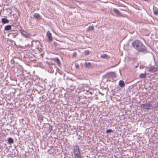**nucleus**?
<instances>
[{"mask_svg": "<svg viewBox=\"0 0 158 158\" xmlns=\"http://www.w3.org/2000/svg\"><path fill=\"white\" fill-rule=\"evenodd\" d=\"M112 131V130L111 129H108L106 131V133H110Z\"/></svg>", "mask_w": 158, "mask_h": 158, "instance_id": "bb28decb", "label": "nucleus"}, {"mask_svg": "<svg viewBox=\"0 0 158 158\" xmlns=\"http://www.w3.org/2000/svg\"><path fill=\"white\" fill-rule=\"evenodd\" d=\"M94 29V27L93 25H92L91 26H89L88 29L87 30V31H90V30H93Z\"/></svg>", "mask_w": 158, "mask_h": 158, "instance_id": "6ab92c4d", "label": "nucleus"}, {"mask_svg": "<svg viewBox=\"0 0 158 158\" xmlns=\"http://www.w3.org/2000/svg\"><path fill=\"white\" fill-rule=\"evenodd\" d=\"M52 60H53L54 62L56 63L59 66H60L61 65L60 62L58 58L53 59Z\"/></svg>", "mask_w": 158, "mask_h": 158, "instance_id": "9d476101", "label": "nucleus"}, {"mask_svg": "<svg viewBox=\"0 0 158 158\" xmlns=\"http://www.w3.org/2000/svg\"><path fill=\"white\" fill-rule=\"evenodd\" d=\"M22 34L26 38H30V35L27 33L24 30L22 29L20 30Z\"/></svg>", "mask_w": 158, "mask_h": 158, "instance_id": "39448f33", "label": "nucleus"}, {"mask_svg": "<svg viewBox=\"0 0 158 158\" xmlns=\"http://www.w3.org/2000/svg\"><path fill=\"white\" fill-rule=\"evenodd\" d=\"M77 55V52H74L73 55V57H76Z\"/></svg>", "mask_w": 158, "mask_h": 158, "instance_id": "cd10ccee", "label": "nucleus"}, {"mask_svg": "<svg viewBox=\"0 0 158 158\" xmlns=\"http://www.w3.org/2000/svg\"><path fill=\"white\" fill-rule=\"evenodd\" d=\"M75 66L76 69H78L79 68V65L77 63H75L74 64Z\"/></svg>", "mask_w": 158, "mask_h": 158, "instance_id": "4be33fe9", "label": "nucleus"}, {"mask_svg": "<svg viewBox=\"0 0 158 158\" xmlns=\"http://www.w3.org/2000/svg\"><path fill=\"white\" fill-rule=\"evenodd\" d=\"M2 23L4 24L8 23L9 22V21L8 19L5 18H2Z\"/></svg>", "mask_w": 158, "mask_h": 158, "instance_id": "f3484780", "label": "nucleus"}, {"mask_svg": "<svg viewBox=\"0 0 158 158\" xmlns=\"http://www.w3.org/2000/svg\"><path fill=\"white\" fill-rule=\"evenodd\" d=\"M73 150L75 158H81L79 146L75 145L73 148Z\"/></svg>", "mask_w": 158, "mask_h": 158, "instance_id": "f03ea898", "label": "nucleus"}, {"mask_svg": "<svg viewBox=\"0 0 158 158\" xmlns=\"http://www.w3.org/2000/svg\"><path fill=\"white\" fill-rule=\"evenodd\" d=\"M47 36L50 41H51L52 40V34L49 32V31H47Z\"/></svg>", "mask_w": 158, "mask_h": 158, "instance_id": "0eeeda50", "label": "nucleus"}, {"mask_svg": "<svg viewBox=\"0 0 158 158\" xmlns=\"http://www.w3.org/2000/svg\"><path fill=\"white\" fill-rule=\"evenodd\" d=\"M107 56H108L106 54H102L101 55V57L103 58H106Z\"/></svg>", "mask_w": 158, "mask_h": 158, "instance_id": "aec40b11", "label": "nucleus"}, {"mask_svg": "<svg viewBox=\"0 0 158 158\" xmlns=\"http://www.w3.org/2000/svg\"><path fill=\"white\" fill-rule=\"evenodd\" d=\"M116 77V73L114 72H109L104 75L103 76V79H108L110 78H115Z\"/></svg>", "mask_w": 158, "mask_h": 158, "instance_id": "7ed1b4c3", "label": "nucleus"}, {"mask_svg": "<svg viewBox=\"0 0 158 158\" xmlns=\"http://www.w3.org/2000/svg\"><path fill=\"white\" fill-rule=\"evenodd\" d=\"M87 92H89V91H87ZM89 93L90 94H92V92H89Z\"/></svg>", "mask_w": 158, "mask_h": 158, "instance_id": "c85d7f7f", "label": "nucleus"}, {"mask_svg": "<svg viewBox=\"0 0 158 158\" xmlns=\"http://www.w3.org/2000/svg\"><path fill=\"white\" fill-rule=\"evenodd\" d=\"M46 63L48 65H49L48 71L51 73L53 72L54 71V70L51 67V66L50 64L48 62H47Z\"/></svg>", "mask_w": 158, "mask_h": 158, "instance_id": "f8f14e48", "label": "nucleus"}, {"mask_svg": "<svg viewBox=\"0 0 158 158\" xmlns=\"http://www.w3.org/2000/svg\"><path fill=\"white\" fill-rule=\"evenodd\" d=\"M85 66L86 67L89 69L92 68L93 67V65L89 62H85Z\"/></svg>", "mask_w": 158, "mask_h": 158, "instance_id": "423d86ee", "label": "nucleus"}, {"mask_svg": "<svg viewBox=\"0 0 158 158\" xmlns=\"http://www.w3.org/2000/svg\"><path fill=\"white\" fill-rule=\"evenodd\" d=\"M71 95H72V96H73V94H72Z\"/></svg>", "mask_w": 158, "mask_h": 158, "instance_id": "473e14b6", "label": "nucleus"}, {"mask_svg": "<svg viewBox=\"0 0 158 158\" xmlns=\"http://www.w3.org/2000/svg\"><path fill=\"white\" fill-rule=\"evenodd\" d=\"M114 12L118 15H121V13L117 9L114 8L113 9Z\"/></svg>", "mask_w": 158, "mask_h": 158, "instance_id": "ddd939ff", "label": "nucleus"}, {"mask_svg": "<svg viewBox=\"0 0 158 158\" xmlns=\"http://www.w3.org/2000/svg\"><path fill=\"white\" fill-rule=\"evenodd\" d=\"M152 102H150L149 103H146L144 104H142L140 106L141 107L146 109H151V108L153 109V107L152 106Z\"/></svg>", "mask_w": 158, "mask_h": 158, "instance_id": "20e7f679", "label": "nucleus"}, {"mask_svg": "<svg viewBox=\"0 0 158 158\" xmlns=\"http://www.w3.org/2000/svg\"><path fill=\"white\" fill-rule=\"evenodd\" d=\"M8 141L9 143H12L14 142L13 139L11 138H9L8 139Z\"/></svg>", "mask_w": 158, "mask_h": 158, "instance_id": "a211bd4d", "label": "nucleus"}, {"mask_svg": "<svg viewBox=\"0 0 158 158\" xmlns=\"http://www.w3.org/2000/svg\"><path fill=\"white\" fill-rule=\"evenodd\" d=\"M33 17L34 18L38 19V20H40L41 19V17L40 15L37 13H35L33 15Z\"/></svg>", "mask_w": 158, "mask_h": 158, "instance_id": "1a4fd4ad", "label": "nucleus"}, {"mask_svg": "<svg viewBox=\"0 0 158 158\" xmlns=\"http://www.w3.org/2000/svg\"><path fill=\"white\" fill-rule=\"evenodd\" d=\"M132 47L139 52L146 53L147 49L140 40H136L133 41L131 44Z\"/></svg>", "mask_w": 158, "mask_h": 158, "instance_id": "f257e3e1", "label": "nucleus"}, {"mask_svg": "<svg viewBox=\"0 0 158 158\" xmlns=\"http://www.w3.org/2000/svg\"><path fill=\"white\" fill-rule=\"evenodd\" d=\"M149 71L152 73L157 71L155 67H151L149 68Z\"/></svg>", "mask_w": 158, "mask_h": 158, "instance_id": "9b49d317", "label": "nucleus"}, {"mask_svg": "<svg viewBox=\"0 0 158 158\" xmlns=\"http://www.w3.org/2000/svg\"><path fill=\"white\" fill-rule=\"evenodd\" d=\"M10 34H11V35H13V37L14 38H15L16 36H17V35H18V34L17 33H10L9 34V35H10Z\"/></svg>", "mask_w": 158, "mask_h": 158, "instance_id": "b1692460", "label": "nucleus"}, {"mask_svg": "<svg viewBox=\"0 0 158 158\" xmlns=\"http://www.w3.org/2000/svg\"><path fill=\"white\" fill-rule=\"evenodd\" d=\"M84 53L85 55H89V51L88 50H85Z\"/></svg>", "mask_w": 158, "mask_h": 158, "instance_id": "393cba45", "label": "nucleus"}, {"mask_svg": "<svg viewBox=\"0 0 158 158\" xmlns=\"http://www.w3.org/2000/svg\"><path fill=\"white\" fill-rule=\"evenodd\" d=\"M146 76V73H141L139 75V77L140 78H145Z\"/></svg>", "mask_w": 158, "mask_h": 158, "instance_id": "dca6fc26", "label": "nucleus"}, {"mask_svg": "<svg viewBox=\"0 0 158 158\" xmlns=\"http://www.w3.org/2000/svg\"><path fill=\"white\" fill-rule=\"evenodd\" d=\"M155 67L157 69V71L158 70V61L156 63Z\"/></svg>", "mask_w": 158, "mask_h": 158, "instance_id": "a878e982", "label": "nucleus"}, {"mask_svg": "<svg viewBox=\"0 0 158 158\" xmlns=\"http://www.w3.org/2000/svg\"><path fill=\"white\" fill-rule=\"evenodd\" d=\"M71 93H73V92H71Z\"/></svg>", "mask_w": 158, "mask_h": 158, "instance_id": "2f4dec72", "label": "nucleus"}, {"mask_svg": "<svg viewBox=\"0 0 158 158\" xmlns=\"http://www.w3.org/2000/svg\"><path fill=\"white\" fill-rule=\"evenodd\" d=\"M51 65H55V64H53V63H52V64H51Z\"/></svg>", "mask_w": 158, "mask_h": 158, "instance_id": "7c9ffc66", "label": "nucleus"}, {"mask_svg": "<svg viewBox=\"0 0 158 158\" xmlns=\"http://www.w3.org/2000/svg\"><path fill=\"white\" fill-rule=\"evenodd\" d=\"M75 89V86H71L70 87V90L71 91H73L75 92V91H74L73 89Z\"/></svg>", "mask_w": 158, "mask_h": 158, "instance_id": "412c9836", "label": "nucleus"}, {"mask_svg": "<svg viewBox=\"0 0 158 158\" xmlns=\"http://www.w3.org/2000/svg\"><path fill=\"white\" fill-rule=\"evenodd\" d=\"M153 108L154 107L156 108H157L158 107V102H156L155 103V104L153 105Z\"/></svg>", "mask_w": 158, "mask_h": 158, "instance_id": "5701e85b", "label": "nucleus"}, {"mask_svg": "<svg viewBox=\"0 0 158 158\" xmlns=\"http://www.w3.org/2000/svg\"><path fill=\"white\" fill-rule=\"evenodd\" d=\"M119 85L122 88L125 86V84L124 81L122 80H120L119 82Z\"/></svg>", "mask_w": 158, "mask_h": 158, "instance_id": "4468645a", "label": "nucleus"}, {"mask_svg": "<svg viewBox=\"0 0 158 158\" xmlns=\"http://www.w3.org/2000/svg\"><path fill=\"white\" fill-rule=\"evenodd\" d=\"M153 11L154 14L155 15H158V9L155 6H153Z\"/></svg>", "mask_w": 158, "mask_h": 158, "instance_id": "6e6552de", "label": "nucleus"}, {"mask_svg": "<svg viewBox=\"0 0 158 158\" xmlns=\"http://www.w3.org/2000/svg\"><path fill=\"white\" fill-rule=\"evenodd\" d=\"M11 28V26L10 25H6L5 27V30L9 31L10 30Z\"/></svg>", "mask_w": 158, "mask_h": 158, "instance_id": "2eb2a0df", "label": "nucleus"}, {"mask_svg": "<svg viewBox=\"0 0 158 158\" xmlns=\"http://www.w3.org/2000/svg\"><path fill=\"white\" fill-rule=\"evenodd\" d=\"M99 93L101 94L102 95H104L103 94H102L101 93H100V92H99Z\"/></svg>", "mask_w": 158, "mask_h": 158, "instance_id": "c756f323", "label": "nucleus"}]
</instances>
